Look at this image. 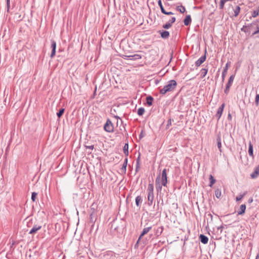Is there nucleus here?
<instances>
[{
	"instance_id": "obj_1",
	"label": "nucleus",
	"mask_w": 259,
	"mask_h": 259,
	"mask_svg": "<svg viewBox=\"0 0 259 259\" xmlns=\"http://www.w3.org/2000/svg\"><path fill=\"white\" fill-rule=\"evenodd\" d=\"M177 85V82L175 80H170L167 84L165 85L162 89H160V93L164 95L167 92L172 91L176 88Z\"/></svg>"
},
{
	"instance_id": "obj_2",
	"label": "nucleus",
	"mask_w": 259,
	"mask_h": 259,
	"mask_svg": "<svg viewBox=\"0 0 259 259\" xmlns=\"http://www.w3.org/2000/svg\"><path fill=\"white\" fill-rule=\"evenodd\" d=\"M104 128L105 131L108 133H112L114 131V127L111 121L108 119L106 123L104 124Z\"/></svg>"
},
{
	"instance_id": "obj_3",
	"label": "nucleus",
	"mask_w": 259,
	"mask_h": 259,
	"mask_svg": "<svg viewBox=\"0 0 259 259\" xmlns=\"http://www.w3.org/2000/svg\"><path fill=\"white\" fill-rule=\"evenodd\" d=\"M161 182L162 185L164 187H167V169L164 168L161 173Z\"/></svg>"
},
{
	"instance_id": "obj_4",
	"label": "nucleus",
	"mask_w": 259,
	"mask_h": 259,
	"mask_svg": "<svg viewBox=\"0 0 259 259\" xmlns=\"http://www.w3.org/2000/svg\"><path fill=\"white\" fill-rule=\"evenodd\" d=\"M42 228V226L40 224H34L32 229L29 231V234L34 235L38 231L40 230Z\"/></svg>"
},
{
	"instance_id": "obj_5",
	"label": "nucleus",
	"mask_w": 259,
	"mask_h": 259,
	"mask_svg": "<svg viewBox=\"0 0 259 259\" xmlns=\"http://www.w3.org/2000/svg\"><path fill=\"white\" fill-rule=\"evenodd\" d=\"M152 229V227H148L146 228H144L142 232L141 233V235H140L138 240L137 242V244H138L139 243L140 240L142 238V237L147 234Z\"/></svg>"
},
{
	"instance_id": "obj_6",
	"label": "nucleus",
	"mask_w": 259,
	"mask_h": 259,
	"mask_svg": "<svg viewBox=\"0 0 259 259\" xmlns=\"http://www.w3.org/2000/svg\"><path fill=\"white\" fill-rule=\"evenodd\" d=\"M51 48H52V53L50 57L51 58H53L56 54V42L55 40H51Z\"/></svg>"
},
{
	"instance_id": "obj_7",
	"label": "nucleus",
	"mask_w": 259,
	"mask_h": 259,
	"mask_svg": "<svg viewBox=\"0 0 259 259\" xmlns=\"http://www.w3.org/2000/svg\"><path fill=\"white\" fill-rule=\"evenodd\" d=\"M158 33L161 35V37L163 39H167L169 36V32L166 30H159Z\"/></svg>"
},
{
	"instance_id": "obj_8",
	"label": "nucleus",
	"mask_w": 259,
	"mask_h": 259,
	"mask_svg": "<svg viewBox=\"0 0 259 259\" xmlns=\"http://www.w3.org/2000/svg\"><path fill=\"white\" fill-rule=\"evenodd\" d=\"M206 60L205 54L201 56L199 59L195 62V65L197 67L200 66Z\"/></svg>"
},
{
	"instance_id": "obj_9",
	"label": "nucleus",
	"mask_w": 259,
	"mask_h": 259,
	"mask_svg": "<svg viewBox=\"0 0 259 259\" xmlns=\"http://www.w3.org/2000/svg\"><path fill=\"white\" fill-rule=\"evenodd\" d=\"M224 107L225 104H223L218 109L217 112L215 114V116L218 118V120L220 118L222 114Z\"/></svg>"
},
{
	"instance_id": "obj_10",
	"label": "nucleus",
	"mask_w": 259,
	"mask_h": 259,
	"mask_svg": "<svg viewBox=\"0 0 259 259\" xmlns=\"http://www.w3.org/2000/svg\"><path fill=\"white\" fill-rule=\"evenodd\" d=\"M259 176V165L255 167L253 172L250 175L252 179H255Z\"/></svg>"
},
{
	"instance_id": "obj_11",
	"label": "nucleus",
	"mask_w": 259,
	"mask_h": 259,
	"mask_svg": "<svg viewBox=\"0 0 259 259\" xmlns=\"http://www.w3.org/2000/svg\"><path fill=\"white\" fill-rule=\"evenodd\" d=\"M230 63V62H228L226 64L225 67L224 68L223 71L222 72V81L223 82L224 81L225 78V76H226V74L227 73V71H228V67H229Z\"/></svg>"
},
{
	"instance_id": "obj_12",
	"label": "nucleus",
	"mask_w": 259,
	"mask_h": 259,
	"mask_svg": "<svg viewBox=\"0 0 259 259\" xmlns=\"http://www.w3.org/2000/svg\"><path fill=\"white\" fill-rule=\"evenodd\" d=\"M246 210V205L242 204L240 205L239 209L237 211L238 215H242L245 213Z\"/></svg>"
},
{
	"instance_id": "obj_13",
	"label": "nucleus",
	"mask_w": 259,
	"mask_h": 259,
	"mask_svg": "<svg viewBox=\"0 0 259 259\" xmlns=\"http://www.w3.org/2000/svg\"><path fill=\"white\" fill-rule=\"evenodd\" d=\"M199 239L201 243L204 244H207L208 241V237L203 234H200Z\"/></svg>"
},
{
	"instance_id": "obj_14",
	"label": "nucleus",
	"mask_w": 259,
	"mask_h": 259,
	"mask_svg": "<svg viewBox=\"0 0 259 259\" xmlns=\"http://www.w3.org/2000/svg\"><path fill=\"white\" fill-rule=\"evenodd\" d=\"M160 175H159L157 178L156 179L155 183H156V187L157 191H160L162 189V186L163 185L160 184Z\"/></svg>"
},
{
	"instance_id": "obj_15",
	"label": "nucleus",
	"mask_w": 259,
	"mask_h": 259,
	"mask_svg": "<svg viewBox=\"0 0 259 259\" xmlns=\"http://www.w3.org/2000/svg\"><path fill=\"white\" fill-rule=\"evenodd\" d=\"M154 200V194L148 193V204L149 206L152 205L153 201Z\"/></svg>"
},
{
	"instance_id": "obj_16",
	"label": "nucleus",
	"mask_w": 259,
	"mask_h": 259,
	"mask_svg": "<svg viewBox=\"0 0 259 259\" xmlns=\"http://www.w3.org/2000/svg\"><path fill=\"white\" fill-rule=\"evenodd\" d=\"M191 21L192 20H191V16L190 15H187L186 18H185V19L184 20V24L186 26H188V25H189L191 23Z\"/></svg>"
},
{
	"instance_id": "obj_17",
	"label": "nucleus",
	"mask_w": 259,
	"mask_h": 259,
	"mask_svg": "<svg viewBox=\"0 0 259 259\" xmlns=\"http://www.w3.org/2000/svg\"><path fill=\"white\" fill-rule=\"evenodd\" d=\"M136 204L137 207H140L142 202V198L140 196H138L136 198Z\"/></svg>"
},
{
	"instance_id": "obj_18",
	"label": "nucleus",
	"mask_w": 259,
	"mask_h": 259,
	"mask_svg": "<svg viewBox=\"0 0 259 259\" xmlns=\"http://www.w3.org/2000/svg\"><path fill=\"white\" fill-rule=\"evenodd\" d=\"M123 153L126 156L128 155V143H125L123 148Z\"/></svg>"
},
{
	"instance_id": "obj_19",
	"label": "nucleus",
	"mask_w": 259,
	"mask_h": 259,
	"mask_svg": "<svg viewBox=\"0 0 259 259\" xmlns=\"http://www.w3.org/2000/svg\"><path fill=\"white\" fill-rule=\"evenodd\" d=\"M253 146H252V144H251V142H249V143L248 153H249V155L250 156H252V157H253Z\"/></svg>"
},
{
	"instance_id": "obj_20",
	"label": "nucleus",
	"mask_w": 259,
	"mask_h": 259,
	"mask_svg": "<svg viewBox=\"0 0 259 259\" xmlns=\"http://www.w3.org/2000/svg\"><path fill=\"white\" fill-rule=\"evenodd\" d=\"M126 57L130 58L131 60H136L141 58V56L138 54H135L134 55L127 56Z\"/></svg>"
},
{
	"instance_id": "obj_21",
	"label": "nucleus",
	"mask_w": 259,
	"mask_h": 259,
	"mask_svg": "<svg viewBox=\"0 0 259 259\" xmlns=\"http://www.w3.org/2000/svg\"><path fill=\"white\" fill-rule=\"evenodd\" d=\"M176 10L181 13H184L186 11L185 7L183 6H179L176 7Z\"/></svg>"
},
{
	"instance_id": "obj_22",
	"label": "nucleus",
	"mask_w": 259,
	"mask_h": 259,
	"mask_svg": "<svg viewBox=\"0 0 259 259\" xmlns=\"http://www.w3.org/2000/svg\"><path fill=\"white\" fill-rule=\"evenodd\" d=\"M153 100V98L150 96H148L146 98V102L149 106H151L152 105Z\"/></svg>"
},
{
	"instance_id": "obj_23",
	"label": "nucleus",
	"mask_w": 259,
	"mask_h": 259,
	"mask_svg": "<svg viewBox=\"0 0 259 259\" xmlns=\"http://www.w3.org/2000/svg\"><path fill=\"white\" fill-rule=\"evenodd\" d=\"M154 186L152 184H149L148 186L147 190L148 191V193L154 194L153 193Z\"/></svg>"
},
{
	"instance_id": "obj_24",
	"label": "nucleus",
	"mask_w": 259,
	"mask_h": 259,
	"mask_svg": "<svg viewBox=\"0 0 259 259\" xmlns=\"http://www.w3.org/2000/svg\"><path fill=\"white\" fill-rule=\"evenodd\" d=\"M234 77H235V75H231L226 85H229V87H231V86L232 84L233 81L234 80Z\"/></svg>"
},
{
	"instance_id": "obj_25",
	"label": "nucleus",
	"mask_w": 259,
	"mask_h": 259,
	"mask_svg": "<svg viewBox=\"0 0 259 259\" xmlns=\"http://www.w3.org/2000/svg\"><path fill=\"white\" fill-rule=\"evenodd\" d=\"M240 12V8L239 6H237L236 7L235 9L234 10V16L237 17L238 16L239 13Z\"/></svg>"
},
{
	"instance_id": "obj_26",
	"label": "nucleus",
	"mask_w": 259,
	"mask_h": 259,
	"mask_svg": "<svg viewBox=\"0 0 259 259\" xmlns=\"http://www.w3.org/2000/svg\"><path fill=\"white\" fill-rule=\"evenodd\" d=\"M208 72V69L206 68H202L201 70V77L203 78L205 76V75L207 74V73Z\"/></svg>"
},
{
	"instance_id": "obj_27",
	"label": "nucleus",
	"mask_w": 259,
	"mask_h": 259,
	"mask_svg": "<svg viewBox=\"0 0 259 259\" xmlns=\"http://www.w3.org/2000/svg\"><path fill=\"white\" fill-rule=\"evenodd\" d=\"M217 146L218 147L220 150V152L222 151L221 150V147H222V144H221V140L220 137H218L217 139Z\"/></svg>"
},
{
	"instance_id": "obj_28",
	"label": "nucleus",
	"mask_w": 259,
	"mask_h": 259,
	"mask_svg": "<svg viewBox=\"0 0 259 259\" xmlns=\"http://www.w3.org/2000/svg\"><path fill=\"white\" fill-rule=\"evenodd\" d=\"M127 158H126L124 159V162L123 163V165H122V168H121L122 170L124 171V172H125V171H126V166H127Z\"/></svg>"
},
{
	"instance_id": "obj_29",
	"label": "nucleus",
	"mask_w": 259,
	"mask_h": 259,
	"mask_svg": "<svg viewBox=\"0 0 259 259\" xmlns=\"http://www.w3.org/2000/svg\"><path fill=\"white\" fill-rule=\"evenodd\" d=\"M209 180H210L209 186L211 187L212 186V185H213L215 183V180L214 179V178L213 177V176L212 175H210Z\"/></svg>"
},
{
	"instance_id": "obj_30",
	"label": "nucleus",
	"mask_w": 259,
	"mask_h": 259,
	"mask_svg": "<svg viewBox=\"0 0 259 259\" xmlns=\"http://www.w3.org/2000/svg\"><path fill=\"white\" fill-rule=\"evenodd\" d=\"M247 192H244L243 194H239V195H238L236 198V200L237 201H240V200H241L243 197L246 194Z\"/></svg>"
},
{
	"instance_id": "obj_31",
	"label": "nucleus",
	"mask_w": 259,
	"mask_h": 259,
	"mask_svg": "<svg viewBox=\"0 0 259 259\" xmlns=\"http://www.w3.org/2000/svg\"><path fill=\"white\" fill-rule=\"evenodd\" d=\"M158 6H159L160 8V10H161V12L163 13V12H165V9L162 4V2H161V0H159L158 1Z\"/></svg>"
},
{
	"instance_id": "obj_32",
	"label": "nucleus",
	"mask_w": 259,
	"mask_h": 259,
	"mask_svg": "<svg viewBox=\"0 0 259 259\" xmlns=\"http://www.w3.org/2000/svg\"><path fill=\"white\" fill-rule=\"evenodd\" d=\"M145 112V109L144 108H140L138 110L137 113L139 116H142L143 115L144 113Z\"/></svg>"
},
{
	"instance_id": "obj_33",
	"label": "nucleus",
	"mask_w": 259,
	"mask_h": 259,
	"mask_svg": "<svg viewBox=\"0 0 259 259\" xmlns=\"http://www.w3.org/2000/svg\"><path fill=\"white\" fill-rule=\"evenodd\" d=\"M64 108H61L59 110V112L57 113L58 118H60L62 116L64 112Z\"/></svg>"
},
{
	"instance_id": "obj_34",
	"label": "nucleus",
	"mask_w": 259,
	"mask_h": 259,
	"mask_svg": "<svg viewBox=\"0 0 259 259\" xmlns=\"http://www.w3.org/2000/svg\"><path fill=\"white\" fill-rule=\"evenodd\" d=\"M215 195L218 198H219L221 197V191L220 189H218L215 191Z\"/></svg>"
},
{
	"instance_id": "obj_35",
	"label": "nucleus",
	"mask_w": 259,
	"mask_h": 259,
	"mask_svg": "<svg viewBox=\"0 0 259 259\" xmlns=\"http://www.w3.org/2000/svg\"><path fill=\"white\" fill-rule=\"evenodd\" d=\"M37 195V193L36 192H32L31 195V200L32 201L34 202L36 200V196Z\"/></svg>"
},
{
	"instance_id": "obj_36",
	"label": "nucleus",
	"mask_w": 259,
	"mask_h": 259,
	"mask_svg": "<svg viewBox=\"0 0 259 259\" xmlns=\"http://www.w3.org/2000/svg\"><path fill=\"white\" fill-rule=\"evenodd\" d=\"M259 14V10H254L252 13V17L253 18L256 17Z\"/></svg>"
},
{
	"instance_id": "obj_37",
	"label": "nucleus",
	"mask_w": 259,
	"mask_h": 259,
	"mask_svg": "<svg viewBox=\"0 0 259 259\" xmlns=\"http://www.w3.org/2000/svg\"><path fill=\"white\" fill-rule=\"evenodd\" d=\"M255 104L256 106H257L258 105V104H259V94H256L255 98Z\"/></svg>"
},
{
	"instance_id": "obj_38",
	"label": "nucleus",
	"mask_w": 259,
	"mask_h": 259,
	"mask_svg": "<svg viewBox=\"0 0 259 259\" xmlns=\"http://www.w3.org/2000/svg\"><path fill=\"white\" fill-rule=\"evenodd\" d=\"M172 25L168 22L166 24H164L162 27L164 29H169Z\"/></svg>"
},
{
	"instance_id": "obj_39",
	"label": "nucleus",
	"mask_w": 259,
	"mask_h": 259,
	"mask_svg": "<svg viewBox=\"0 0 259 259\" xmlns=\"http://www.w3.org/2000/svg\"><path fill=\"white\" fill-rule=\"evenodd\" d=\"M226 3L224 2V0H221L220 3V9H223L224 7L225 4Z\"/></svg>"
},
{
	"instance_id": "obj_40",
	"label": "nucleus",
	"mask_w": 259,
	"mask_h": 259,
	"mask_svg": "<svg viewBox=\"0 0 259 259\" xmlns=\"http://www.w3.org/2000/svg\"><path fill=\"white\" fill-rule=\"evenodd\" d=\"M176 21V18L175 17H172L171 19L168 21L171 25L172 24Z\"/></svg>"
},
{
	"instance_id": "obj_41",
	"label": "nucleus",
	"mask_w": 259,
	"mask_h": 259,
	"mask_svg": "<svg viewBox=\"0 0 259 259\" xmlns=\"http://www.w3.org/2000/svg\"><path fill=\"white\" fill-rule=\"evenodd\" d=\"M230 87L229 85H226V89H225L224 92L226 94H228L229 90H230Z\"/></svg>"
},
{
	"instance_id": "obj_42",
	"label": "nucleus",
	"mask_w": 259,
	"mask_h": 259,
	"mask_svg": "<svg viewBox=\"0 0 259 259\" xmlns=\"http://www.w3.org/2000/svg\"><path fill=\"white\" fill-rule=\"evenodd\" d=\"M111 228L115 230H118V227L115 225V222H113L111 225Z\"/></svg>"
},
{
	"instance_id": "obj_43",
	"label": "nucleus",
	"mask_w": 259,
	"mask_h": 259,
	"mask_svg": "<svg viewBox=\"0 0 259 259\" xmlns=\"http://www.w3.org/2000/svg\"><path fill=\"white\" fill-rule=\"evenodd\" d=\"M163 14L167 15H171L174 14V13H172V12H167L165 10V12L163 13Z\"/></svg>"
},
{
	"instance_id": "obj_44",
	"label": "nucleus",
	"mask_w": 259,
	"mask_h": 259,
	"mask_svg": "<svg viewBox=\"0 0 259 259\" xmlns=\"http://www.w3.org/2000/svg\"><path fill=\"white\" fill-rule=\"evenodd\" d=\"M85 147L87 148V149H91V150H93L94 148V145H90V146H87V145H85Z\"/></svg>"
},
{
	"instance_id": "obj_45",
	"label": "nucleus",
	"mask_w": 259,
	"mask_h": 259,
	"mask_svg": "<svg viewBox=\"0 0 259 259\" xmlns=\"http://www.w3.org/2000/svg\"><path fill=\"white\" fill-rule=\"evenodd\" d=\"M171 124V119H169L167 122L166 127L168 128Z\"/></svg>"
},
{
	"instance_id": "obj_46",
	"label": "nucleus",
	"mask_w": 259,
	"mask_h": 259,
	"mask_svg": "<svg viewBox=\"0 0 259 259\" xmlns=\"http://www.w3.org/2000/svg\"><path fill=\"white\" fill-rule=\"evenodd\" d=\"M140 155L139 154L138 157L136 159V164H138V165H140Z\"/></svg>"
},
{
	"instance_id": "obj_47",
	"label": "nucleus",
	"mask_w": 259,
	"mask_h": 259,
	"mask_svg": "<svg viewBox=\"0 0 259 259\" xmlns=\"http://www.w3.org/2000/svg\"><path fill=\"white\" fill-rule=\"evenodd\" d=\"M140 168V165H138V164H136V172H137L139 171V169Z\"/></svg>"
},
{
	"instance_id": "obj_48",
	"label": "nucleus",
	"mask_w": 259,
	"mask_h": 259,
	"mask_svg": "<svg viewBox=\"0 0 259 259\" xmlns=\"http://www.w3.org/2000/svg\"><path fill=\"white\" fill-rule=\"evenodd\" d=\"M7 5L8 8L9 9V8L10 7V0H7Z\"/></svg>"
},
{
	"instance_id": "obj_49",
	"label": "nucleus",
	"mask_w": 259,
	"mask_h": 259,
	"mask_svg": "<svg viewBox=\"0 0 259 259\" xmlns=\"http://www.w3.org/2000/svg\"><path fill=\"white\" fill-rule=\"evenodd\" d=\"M258 33H259V32H258V31H257V30H256L255 31H254V32L253 33L252 35H255V34H258Z\"/></svg>"
},
{
	"instance_id": "obj_50",
	"label": "nucleus",
	"mask_w": 259,
	"mask_h": 259,
	"mask_svg": "<svg viewBox=\"0 0 259 259\" xmlns=\"http://www.w3.org/2000/svg\"><path fill=\"white\" fill-rule=\"evenodd\" d=\"M249 202H252V199H249Z\"/></svg>"
},
{
	"instance_id": "obj_51",
	"label": "nucleus",
	"mask_w": 259,
	"mask_h": 259,
	"mask_svg": "<svg viewBox=\"0 0 259 259\" xmlns=\"http://www.w3.org/2000/svg\"><path fill=\"white\" fill-rule=\"evenodd\" d=\"M258 255H257L256 257V258L255 259H258Z\"/></svg>"
},
{
	"instance_id": "obj_52",
	"label": "nucleus",
	"mask_w": 259,
	"mask_h": 259,
	"mask_svg": "<svg viewBox=\"0 0 259 259\" xmlns=\"http://www.w3.org/2000/svg\"><path fill=\"white\" fill-rule=\"evenodd\" d=\"M257 10H259V6L258 7L257 9H256Z\"/></svg>"
}]
</instances>
